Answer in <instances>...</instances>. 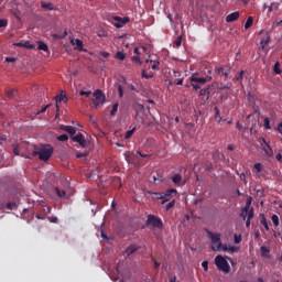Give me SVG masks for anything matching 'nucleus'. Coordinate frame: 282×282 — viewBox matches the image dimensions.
Returning a JSON list of instances; mask_svg holds the SVG:
<instances>
[{"label":"nucleus","instance_id":"nucleus-6","mask_svg":"<svg viewBox=\"0 0 282 282\" xmlns=\"http://www.w3.org/2000/svg\"><path fill=\"white\" fill-rule=\"evenodd\" d=\"M94 105H95V108L98 109V107H102V105H105V94L102 93V90L100 89H97L95 93H94Z\"/></svg>","mask_w":282,"mask_h":282},{"label":"nucleus","instance_id":"nucleus-28","mask_svg":"<svg viewBox=\"0 0 282 282\" xmlns=\"http://www.w3.org/2000/svg\"><path fill=\"white\" fill-rule=\"evenodd\" d=\"M41 8L50 10V11L54 10V6L50 2H41Z\"/></svg>","mask_w":282,"mask_h":282},{"label":"nucleus","instance_id":"nucleus-62","mask_svg":"<svg viewBox=\"0 0 282 282\" xmlns=\"http://www.w3.org/2000/svg\"><path fill=\"white\" fill-rule=\"evenodd\" d=\"M278 131H279V133H282V122H280V123L278 124Z\"/></svg>","mask_w":282,"mask_h":282},{"label":"nucleus","instance_id":"nucleus-49","mask_svg":"<svg viewBox=\"0 0 282 282\" xmlns=\"http://www.w3.org/2000/svg\"><path fill=\"white\" fill-rule=\"evenodd\" d=\"M221 250L224 251V252H229L230 251V246H228V245H223L221 243Z\"/></svg>","mask_w":282,"mask_h":282},{"label":"nucleus","instance_id":"nucleus-8","mask_svg":"<svg viewBox=\"0 0 282 282\" xmlns=\"http://www.w3.org/2000/svg\"><path fill=\"white\" fill-rule=\"evenodd\" d=\"M112 21H115L112 25H115V28L120 29V28H124V25H127V23H129L131 19H129V17L121 18V17L115 15L112 17Z\"/></svg>","mask_w":282,"mask_h":282},{"label":"nucleus","instance_id":"nucleus-12","mask_svg":"<svg viewBox=\"0 0 282 282\" xmlns=\"http://www.w3.org/2000/svg\"><path fill=\"white\" fill-rule=\"evenodd\" d=\"M59 129H61L62 131H66V133H68V134L70 135V138H72L73 135H76V129H74V127H72V126L62 124V126L59 127Z\"/></svg>","mask_w":282,"mask_h":282},{"label":"nucleus","instance_id":"nucleus-59","mask_svg":"<svg viewBox=\"0 0 282 282\" xmlns=\"http://www.w3.org/2000/svg\"><path fill=\"white\" fill-rule=\"evenodd\" d=\"M275 160H278V162H282V155H281V153H278V154L275 155Z\"/></svg>","mask_w":282,"mask_h":282},{"label":"nucleus","instance_id":"nucleus-46","mask_svg":"<svg viewBox=\"0 0 282 282\" xmlns=\"http://www.w3.org/2000/svg\"><path fill=\"white\" fill-rule=\"evenodd\" d=\"M118 91H119V97H120V98H123V96H124V90H123V88H122V85H118Z\"/></svg>","mask_w":282,"mask_h":282},{"label":"nucleus","instance_id":"nucleus-38","mask_svg":"<svg viewBox=\"0 0 282 282\" xmlns=\"http://www.w3.org/2000/svg\"><path fill=\"white\" fill-rule=\"evenodd\" d=\"M252 217H254V208H250L248 212H247V219H252Z\"/></svg>","mask_w":282,"mask_h":282},{"label":"nucleus","instance_id":"nucleus-11","mask_svg":"<svg viewBox=\"0 0 282 282\" xmlns=\"http://www.w3.org/2000/svg\"><path fill=\"white\" fill-rule=\"evenodd\" d=\"M138 250H140V246L139 245H130L126 249L124 254H126V257H131V254H135V252H138Z\"/></svg>","mask_w":282,"mask_h":282},{"label":"nucleus","instance_id":"nucleus-55","mask_svg":"<svg viewBox=\"0 0 282 282\" xmlns=\"http://www.w3.org/2000/svg\"><path fill=\"white\" fill-rule=\"evenodd\" d=\"M174 78H180V76H182V73H180L178 70H174Z\"/></svg>","mask_w":282,"mask_h":282},{"label":"nucleus","instance_id":"nucleus-7","mask_svg":"<svg viewBox=\"0 0 282 282\" xmlns=\"http://www.w3.org/2000/svg\"><path fill=\"white\" fill-rule=\"evenodd\" d=\"M262 143H260V148L262 151H264V155L267 158H272L274 155V151L272 150V147H270V142L267 141L264 138L261 139Z\"/></svg>","mask_w":282,"mask_h":282},{"label":"nucleus","instance_id":"nucleus-22","mask_svg":"<svg viewBox=\"0 0 282 282\" xmlns=\"http://www.w3.org/2000/svg\"><path fill=\"white\" fill-rule=\"evenodd\" d=\"M243 76H246V70H240V73L235 76L234 80H238V83H243Z\"/></svg>","mask_w":282,"mask_h":282},{"label":"nucleus","instance_id":"nucleus-30","mask_svg":"<svg viewBox=\"0 0 282 282\" xmlns=\"http://www.w3.org/2000/svg\"><path fill=\"white\" fill-rule=\"evenodd\" d=\"M215 120H217L219 123H221V113L219 112V108L215 107Z\"/></svg>","mask_w":282,"mask_h":282},{"label":"nucleus","instance_id":"nucleus-57","mask_svg":"<svg viewBox=\"0 0 282 282\" xmlns=\"http://www.w3.org/2000/svg\"><path fill=\"white\" fill-rule=\"evenodd\" d=\"M239 177H240L241 182L246 183V174L245 173L239 174Z\"/></svg>","mask_w":282,"mask_h":282},{"label":"nucleus","instance_id":"nucleus-53","mask_svg":"<svg viewBox=\"0 0 282 282\" xmlns=\"http://www.w3.org/2000/svg\"><path fill=\"white\" fill-rule=\"evenodd\" d=\"M100 56H102V58H109L110 54L109 52H101Z\"/></svg>","mask_w":282,"mask_h":282},{"label":"nucleus","instance_id":"nucleus-2","mask_svg":"<svg viewBox=\"0 0 282 282\" xmlns=\"http://www.w3.org/2000/svg\"><path fill=\"white\" fill-rule=\"evenodd\" d=\"M213 80V77H199L197 75H192L191 76V83L193 89L197 91V89H202V85H206V83H210Z\"/></svg>","mask_w":282,"mask_h":282},{"label":"nucleus","instance_id":"nucleus-54","mask_svg":"<svg viewBox=\"0 0 282 282\" xmlns=\"http://www.w3.org/2000/svg\"><path fill=\"white\" fill-rule=\"evenodd\" d=\"M140 158H151V154H143L142 152L138 151L137 152Z\"/></svg>","mask_w":282,"mask_h":282},{"label":"nucleus","instance_id":"nucleus-61","mask_svg":"<svg viewBox=\"0 0 282 282\" xmlns=\"http://www.w3.org/2000/svg\"><path fill=\"white\" fill-rule=\"evenodd\" d=\"M240 216L242 217V219H246V217L248 218V213L243 212V208H242V213L240 214Z\"/></svg>","mask_w":282,"mask_h":282},{"label":"nucleus","instance_id":"nucleus-32","mask_svg":"<svg viewBox=\"0 0 282 282\" xmlns=\"http://www.w3.org/2000/svg\"><path fill=\"white\" fill-rule=\"evenodd\" d=\"M151 195L153 196L154 199H164V193H158V192H153L151 193Z\"/></svg>","mask_w":282,"mask_h":282},{"label":"nucleus","instance_id":"nucleus-37","mask_svg":"<svg viewBox=\"0 0 282 282\" xmlns=\"http://www.w3.org/2000/svg\"><path fill=\"white\" fill-rule=\"evenodd\" d=\"M58 142H67L69 140V137L67 134H62L57 137Z\"/></svg>","mask_w":282,"mask_h":282},{"label":"nucleus","instance_id":"nucleus-63","mask_svg":"<svg viewBox=\"0 0 282 282\" xmlns=\"http://www.w3.org/2000/svg\"><path fill=\"white\" fill-rule=\"evenodd\" d=\"M85 155H87V154L78 152V153L76 154V158H85Z\"/></svg>","mask_w":282,"mask_h":282},{"label":"nucleus","instance_id":"nucleus-36","mask_svg":"<svg viewBox=\"0 0 282 282\" xmlns=\"http://www.w3.org/2000/svg\"><path fill=\"white\" fill-rule=\"evenodd\" d=\"M271 219L275 228L279 227V216L276 214H273Z\"/></svg>","mask_w":282,"mask_h":282},{"label":"nucleus","instance_id":"nucleus-56","mask_svg":"<svg viewBox=\"0 0 282 282\" xmlns=\"http://www.w3.org/2000/svg\"><path fill=\"white\" fill-rule=\"evenodd\" d=\"M14 61H17L14 57H7L6 58L7 63H14Z\"/></svg>","mask_w":282,"mask_h":282},{"label":"nucleus","instance_id":"nucleus-60","mask_svg":"<svg viewBox=\"0 0 282 282\" xmlns=\"http://www.w3.org/2000/svg\"><path fill=\"white\" fill-rule=\"evenodd\" d=\"M260 250L262 253L270 252V250L267 247H261Z\"/></svg>","mask_w":282,"mask_h":282},{"label":"nucleus","instance_id":"nucleus-26","mask_svg":"<svg viewBox=\"0 0 282 282\" xmlns=\"http://www.w3.org/2000/svg\"><path fill=\"white\" fill-rule=\"evenodd\" d=\"M37 50L42 51V52H47L48 47L47 44H45L43 41L37 42Z\"/></svg>","mask_w":282,"mask_h":282},{"label":"nucleus","instance_id":"nucleus-34","mask_svg":"<svg viewBox=\"0 0 282 282\" xmlns=\"http://www.w3.org/2000/svg\"><path fill=\"white\" fill-rule=\"evenodd\" d=\"M55 193L57 196H59L61 198L65 197L66 193L64 189H61L58 187H55Z\"/></svg>","mask_w":282,"mask_h":282},{"label":"nucleus","instance_id":"nucleus-45","mask_svg":"<svg viewBox=\"0 0 282 282\" xmlns=\"http://www.w3.org/2000/svg\"><path fill=\"white\" fill-rule=\"evenodd\" d=\"M250 204H252V202L247 200L246 206L243 207V213H248L250 210Z\"/></svg>","mask_w":282,"mask_h":282},{"label":"nucleus","instance_id":"nucleus-39","mask_svg":"<svg viewBox=\"0 0 282 282\" xmlns=\"http://www.w3.org/2000/svg\"><path fill=\"white\" fill-rule=\"evenodd\" d=\"M170 85H184V79H174L170 82Z\"/></svg>","mask_w":282,"mask_h":282},{"label":"nucleus","instance_id":"nucleus-58","mask_svg":"<svg viewBox=\"0 0 282 282\" xmlns=\"http://www.w3.org/2000/svg\"><path fill=\"white\" fill-rule=\"evenodd\" d=\"M229 252H237V247L229 246Z\"/></svg>","mask_w":282,"mask_h":282},{"label":"nucleus","instance_id":"nucleus-43","mask_svg":"<svg viewBox=\"0 0 282 282\" xmlns=\"http://www.w3.org/2000/svg\"><path fill=\"white\" fill-rule=\"evenodd\" d=\"M174 45H176V47H181V46H182V36H178V37L174 41Z\"/></svg>","mask_w":282,"mask_h":282},{"label":"nucleus","instance_id":"nucleus-17","mask_svg":"<svg viewBox=\"0 0 282 282\" xmlns=\"http://www.w3.org/2000/svg\"><path fill=\"white\" fill-rule=\"evenodd\" d=\"M216 74L225 76V78H228L230 76V69L225 70L224 67L216 68Z\"/></svg>","mask_w":282,"mask_h":282},{"label":"nucleus","instance_id":"nucleus-14","mask_svg":"<svg viewBox=\"0 0 282 282\" xmlns=\"http://www.w3.org/2000/svg\"><path fill=\"white\" fill-rule=\"evenodd\" d=\"M199 96H206V100L210 98V85L199 90Z\"/></svg>","mask_w":282,"mask_h":282},{"label":"nucleus","instance_id":"nucleus-52","mask_svg":"<svg viewBox=\"0 0 282 282\" xmlns=\"http://www.w3.org/2000/svg\"><path fill=\"white\" fill-rule=\"evenodd\" d=\"M132 61H133L134 63H139V65L142 64V61L140 59V56H133V57H132Z\"/></svg>","mask_w":282,"mask_h":282},{"label":"nucleus","instance_id":"nucleus-48","mask_svg":"<svg viewBox=\"0 0 282 282\" xmlns=\"http://www.w3.org/2000/svg\"><path fill=\"white\" fill-rule=\"evenodd\" d=\"M234 242H235V243H241V236H238L237 234H235V236H234Z\"/></svg>","mask_w":282,"mask_h":282},{"label":"nucleus","instance_id":"nucleus-31","mask_svg":"<svg viewBox=\"0 0 282 282\" xmlns=\"http://www.w3.org/2000/svg\"><path fill=\"white\" fill-rule=\"evenodd\" d=\"M75 45H76V50H78V52H83V41L82 40H78L76 39L75 40Z\"/></svg>","mask_w":282,"mask_h":282},{"label":"nucleus","instance_id":"nucleus-20","mask_svg":"<svg viewBox=\"0 0 282 282\" xmlns=\"http://www.w3.org/2000/svg\"><path fill=\"white\" fill-rule=\"evenodd\" d=\"M253 171H256L257 177H260L259 173H262V171H263V164H261V163H256V164L253 165Z\"/></svg>","mask_w":282,"mask_h":282},{"label":"nucleus","instance_id":"nucleus-42","mask_svg":"<svg viewBox=\"0 0 282 282\" xmlns=\"http://www.w3.org/2000/svg\"><path fill=\"white\" fill-rule=\"evenodd\" d=\"M80 96H86V98H89V96H91V90L85 91V90H80L79 91Z\"/></svg>","mask_w":282,"mask_h":282},{"label":"nucleus","instance_id":"nucleus-51","mask_svg":"<svg viewBox=\"0 0 282 282\" xmlns=\"http://www.w3.org/2000/svg\"><path fill=\"white\" fill-rule=\"evenodd\" d=\"M202 267L204 268L205 272H208V261H203Z\"/></svg>","mask_w":282,"mask_h":282},{"label":"nucleus","instance_id":"nucleus-64","mask_svg":"<svg viewBox=\"0 0 282 282\" xmlns=\"http://www.w3.org/2000/svg\"><path fill=\"white\" fill-rule=\"evenodd\" d=\"M170 282H177V276H172V278L170 279Z\"/></svg>","mask_w":282,"mask_h":282},{"label":"nucleus","instance_id":"nucleus-27","mask_svg":"<svg viewBox=\"0 0 282 282\" xmlns=\"http://www.w3.org/2000/svg\"><path fill=\"white\" fill-rule=\"evenodd\" d=\"M254 23V19L252 17H249L245 23V30H250V26Z\"/></svg>","mask_w":282,"mask_h":282},{"label":"nucleus","instance_id":"nucleus-33","mask_svg":"<svg viewBox=\"0 0 282 282\" xmlns=\"http://www.w3.org/2000/svg\"><path fill=\"white\" fill-rule=\"evenodd\" d=\"M135 133V128L128 130L124 135V140H129Z\"/></svg>","mask_w":282,"mask_h":282},{"label":"nucleus","instance_id":"nucleus-41","mask_svg":"<svg viewBox=\"0 0 282 282\" xmlns=\"http://www.w3.org/2000/svg\"><path fill=\"white\" fill-rule=\"evenodd\" d=\"M17 94V90H14V89H11V90H8L7 91V96H8V98H14V95Z\"/></svg>","mask_w":282,"mask_h":282},{"label":"nucleus","instance_id":"nucleus-47","mask_svg":"<svg viewBox=\"0 0 282 282\" xmlns=\"http://www.w3.org/2000/svg\"><path fill=\"white\" fill-rule=\"evenodd\" d=\"M0 28H8V20L1 19L0 20Z\"/></svg>","mask_w":282,"mask_h":282},{"label":"nucleus","instance_id":"nucleus-19","mask_svg":"<svg viewBox=\"0 0 282 282\" xmlns=\"http://www.w3.org/2000/svg\"><path fill=\"white\" fill-rule=\"evenodd\" d=\"M17 47H25L26 50H34V45L30 44V42H19L15 44Z\"/></svg>","mask_w":282,"mask_h":282},{"label":"nucleus","instance_id":"nucleus-25","mask_svg":"<svg viewBox=\"0 0 282 282\" xmlns=\"http://www.w3.org/2000/svg\"><path fill=\"white\" fill-rule=\"evenodd\" d=\"M163 194H164V197H171V196H173V195H177V189H175V188H170V189H166V192L163 193Z\"/></svg>","mask_w":282,"mask_h":282},{"label":"nucleus","instance_id":"nucleus-24","mask_svg":"<svg viewBox=\"0 0 282 282\" xmlns=\"http://www.w3.org/2000/svg\"><path fill=\"white\" fill-rule=\"evenodd\" d=\"M115 58L117 61H124L127 58V55L124 54V52L119 51L116 53Z\"/></svg>","mask_w":282,"mask_h":282},{"label":"nucleus","instance_id":"nucleus-50","mask_svg":"<svg viewBox=\"0 0 282 282\" xmlns=\"http://www.w3.org/2000/svg\"><path fill=\"white\" fill-rule=\"evenodd\" d=\"M50 107H52L51 104L46 105L45 107H43L41 110H40V113H45L47 111V109H50Z\"/></svg>","mask_w":282,"mask_h":282},{"label":"nucleus","instance_id":"nucleus-3","mask_svg":"<svg viewBox=\"0 0 282 282\" xmlns=\"http://www.w3.org/2000/svg\"><path fill=\"white\" fill-rule=\"evenodd\" d=\"M215 264L220 272H224L225 274H228L230 272V264L221 256H217L215 258Z\"/></svg>","mask_w":282,"mask_h":282},{"label":"nucleus","instance_id":"nucleus-5","mask_svg":"<svg viewBox=\"0 0 282 282\" xmlns=\"http://www.w3.org/2000/svg\"><path fill=\"white\" fill-rule=\"evenodd\" d=\"M207 237L210 238V241L213 245L217 243V248L212 247V250H214V252L221 249V235L220 234H214L212 231H207Z\"/></svg>","mask_w":282,"mask_h":282},{"label":"nucleus","instance_id":"nucleus-13","mask_svg":"<svg viewBox=\"0 0 282 282\" xmlns=\"http://www.w3.org/2000/svg\"><path fill=\"white\" fill-rule=\"evenodd\" d=\"M239 19V12H232L226 17L227 23H232L234 21H237Z\"/></svg>","mask_w":282,"mask_h":282},{"label":"nucleus","instance_id":"nucleus-44","mask_svg":"<svg viewBox=\"0 0 282 282\" xmlns=\"http://www.w3.org/2000/svg\"><path fill=\"white\" fill-rule=\"evenodd\" d=\"M173 206H175V200L167 203L165 206V210H171V208H173Z\"/></svg>","mask_w":282,"mask_h":282},{"label":"nucleus","instance_id":"nucleus-10","mask_svg":"<svg viewBox=\"0 0 282 282\" xmlns=\"http://www.w3.org/2000/svg\"><path fill=\"white\" fill-rule=\"evenodd\" d=\"M61 102H67V94L65 93V90H62L61 94L55 97V105H56L57 111H58V104Z\"/></svg>","mask_w":282,"mask_h":282},{"label":"nucleus","instance_id":"nucleus-18","mask_svg":"<svg viewBox=\"0 0 282 282\" xmlns=\"http://www.w3.org/2000/svg\"><path fill=\"white\" fill-rule=\"evenodd\" d=\"M172 182L175 184V186H180V184H182V175L181 174H174L172 176Z\"/></svg>","mask_w":282,"mask_h":282},{"label":"nucleus","instance_id":"nucleus-4","mask_svg":"<svg viewBox=\"0 0 282 282\" xmlns=\"http://www.w3.org/2000/svg\"><path fill=\"white\" fill-rule=\"evenodd\" d=\"M147 226H153L154 228L162 230V228H164V223H162V218L155 215H149L147 219Z\"/></svg>","mask_w":282,"mask_h":282},{"label":"nucleus","instance_id":"nucleus-23","mask_svg":"<svg viewBox=\"0 0 282 282\" xmlns=\"http://www.w3.org/2000/svg\"><path fill=\"white\" fill-rule=\"evenodd\" d=\"M141 76L142 78H145L147 80H149V78H153V73H147V68H143L141 70Z\"/></svg>","mask_w":282,"mask_h":282},{"label":"nucleus","instance_id":"nucleus-9","mask_svg":"<svg viewBox=\"0 0 282 282\" xmlns=\"http://www.w3.org/2000/svg\"><path fill=\"white\" fill-rule=\"evenodd\" d=\"M73 142H78L79 147H82V149H87V140H85V135L83 133H78L76 135L70 137Z\"/></svg>","mask_w":282,"mask_h":282},{"label":"nucleus","instance_id":"nucleus-40","mask_svg":"<svg viewBox=\"0 0 282 282\" xmlns=\"http://www.w3.org/2000/svg\"><path fill=\"white\" fill-rule=\"evenodd\" d=\"M264 128L268 129H272V127L270 126V118L265 117L264 118Z\"/></svg>","mask_w":282,"mask_h":282},{"label":"nucleus","instance_id":"nucleus-15","mask_svg":"<svg viewBox=\"0 0 282 282\" xmlns=\"http://www.w3.org/2000/svg\"><path fill=\"white\" fill-rule=\"evenodd\" d=\"M149 63H153L151 67L154 72H160V62L152 61V59H145V64L149 65Z\"/></svg>","mask_w":282,"mask_h":282},{"label":"nucleus","instance_id":"nucleus-1","mask_svg":"<svg viewBox=\"0 0 282 282\" xmlns=\"http://www.w3.org/2000/svg\"><path fill=\"white\" fill-rule=\"evenodd\" d=\"M54 153V148L52 145H46L41 148L39 151H33V156L39 155V159L43 162H47L52 154Z\"/></svg>","mask_w":282,"mask_h":282},{"label":"nucleus","instance_id":"nucleus-35","mask_svg":"<svg viewBox=\"0 0 282 282\" xmlns=\"http://www.w3.org/2000/svg\"><path fill=\"white\" fill-rule=\"evenodd\" d=\"M274 74H281V64L276 62L273 66Z\"/></svg>","mask_w":282,"mask_h":282},{"label":"nucleus","instance_id":"nucleus-21","mask_svg":"<svg viewBox=\"0 0 282 282\" xmlns=\"http://www.w3.org/2000/svg\"><path fill=\"white\" fill-rule=\"evenodd\" d=\"M260 224L265 228V230H270V225H268V219H265V215H261Z\"/></svg>","mask_w":282,"mask_h":282},{"label":"nucleus","instance_id":"nucleus-16","mask_svg":"<svg viewBox=\"0 0 282 282\" xmlns=\"http://www.w3.org/2000/svg\"><path fill=\"white\" fill-rule=\"evenodd\" d=\"M270 43V32H267L265 35L261 39L260 45L265 47Z\"/></svg>","mask_w":282,"mask_h":282},{"label":"nucleus","instance_id":"nucleus-29","mask_svg":"<svg viewBox=\"0 0 282 282\" xmlns=\"http://www.w3.org/2000/svg\"><path fill=\"white\" fill-rule=\"evenodd\" d=\"M118 107H119V104L115 102L113 106H112V109L110 110V116L112 118L116 116V113H118Z\"/></svg>","mask_w":282,"mask_h":282}]
</instances>
